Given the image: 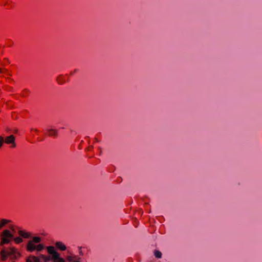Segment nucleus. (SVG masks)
Returning a JSON list of instances; mask_svg holds the SVG:
<instances>
[{
    "label": "nucleus",
    "mask_w": 262,
    "mask_h": 262,
    "mask_svg": "<svg viewBox=\"0 0 262 262\" xmlns=\"http://www.w3.org/2000/svg\"><path fill=\"white\" fill-rule=\"evenodd\" d=\"M41 241V238L38 236H35L29 241L27 245V250L29 252H32L35 250L40 251L44 249V245L39 244Z\"/></svg>",
    "instance_id": "nucleus-1"
},
{
    "label": "nucleus",
    "mask_w": 262,
    "mask_h": 262,
    "mask_svg": "<svg viewBox=\"0 0 262 262\" xmlns=\"http://www.w3.org/2000/svg\"><path fill=\"white\" fill-rule=\"evenodd\" d=\"M1 246L9 244L13 238V234L12 232L8 230L5 229L3 230L0 235Z\"/></svg>",
    "instance_id": "nucleus-2"
},
{
    "label": "nucleus",
    "mask_w": 262,
    "mask_h": 262,
    "mask_svg": "<svg viewBox=\"0 0 262 262\" xmlns=\"http://www.w3.org/2000/svg\"><path fill=\"white\" fill-rule=\"evenodd\" d=\"M48 252L51 255V260L53 262H65V260L60 257V254L55 250L53 246H49L47 248Z\"/></svg>",
    "instance_id": "nucleus-3"
},
{
    "label": "nucleus",
    "mask_w": 262,
    "mask_h": 262,
    "mask_svg": "<svg viewBox=\"0 0 262 262\" xmlns=\"http://www.w3.org/2000/svg\"><path fill=\"white\" fill-rule=\"evenodd\" d=\"M10 256H12V259H17L20 257V253L15 248H9Z\"/></svg>",
    "instance_id": "nucleus-4"
},
{
    "label": "nucleus",
    "mask_w": 262,
    "mask_h": 262,
    "mask_svg": "<svg viewBox=\"0 0 262 262\" xmlns=\"http://www.w3.org/2000/svg\"><path fill=\"white\" fill-rule=\"evenodd\" d=\"M5 140V142L7 144H11L12 147H15L16 146V144L15 142V137L13 135H10L8 137H7Z\"/></svg>",
    "instance_id": "nucleus-5"
},
{
    "label": "nucleus",
    "mask_w": 262,
    "mask_h": 262,
    "mask_svg": "<svg viewBox=\"0 0 262 262\" xmlns=\"http://www.w3.org/2000/svg\"><path fill=\"white\" fill-rule=\"evenodd\" d=\"M11 221L10 220L4 219L0 220V230L7 225H9L10 227H11Z\"/></svg>",
    "instance_id": "nucleus-6"
},
{
    "label": "nucleus",
    "mask_w": 262,
    "mask_h": 262,
    "mask_svg": "<svg viewBox=\"0 0 262 262\" xmlns=\"http://www.w3.org/2000/svg\"><path fill=\"white\" fill-rule=\"evenodd\" d=\"M18 234L22 237L25 238H29L31 236V233L24 230H19Z\"/></svg>",
    "instance_id": "nucleus-7"
},
{
    "label": "nucleus",
    "mask_w": 262,
    "mask_h": 262,
    "mask_svg": "<svg viewBox=\"0 0 262 262\" xmlns=\"http://www.w3.org/2000/svg\"><path fill=\"white\" fill-rule=\"evenodd\" d=\"M1 257L2 260H6L9 256V248L8 250H2L1 252Z\"/></svg>",
    "instance_id": "nucleus-8"
},
{
    "label": "nucleus",
    "mask_w": 262,
    "mask_h": 262,
    "mask_svg": "<svg viewBox=\"0 0 262 262\" xmlns=\"http://www.w3.org/2000/svg\"><path fill=\"white\" fill-rule=\"evenodd\" d=\"M55 245L58 249L61 251H64L66 250V245L61 242H57L55 244Z\"/></svg>",
    "instance_id": "nucleus-9"
},
{
    "label": "nucleus",
    "mask_w": 262,
    "mask_h": 262,
    "mask_svg": "<svg viewBox=\"0 0 262 262\" xmlns=\"http://www.w3.org/2000/svg\"><path fill=\"white\" fill-rule=\"evenodd\" d=\"M26 262H40V259L39 257L31 256L27 259Z\"/></svg>",
    "instance_id": "nucleus-10"
},
{
    "label": "nucleus",
    "mask_w": 262,
    "mask_h": 262,
    "mask_svg": "<svg viewBox=\"0 0 262 262\" xmlns=\"http://www.w3.org/2000/svg\"><path fill=\"white\" fill-rule=\"evenodd\" d=\"M47 134L50 136H55L57 134V130L53 128L48 129L47 130Z\"/></svg>",
    "instance_id": "nucleus-11"
},
{
    "label": "nucleus",
    "mask_w": 262,
    "mask_h": 262,
    "mask_svg": "<svg viewBox=\"0 0 262 262\" xmlns=\"http://www.w3.org/2000/svg\"><path fill=\"white\" fill-rule=\"evenodd\" d=\"M39 258L40 261L41 260L43 262H48L50 260H51V258L45 255H40L39 256Z\"/></svg>",
    "instance_id": "nucleus-12"
},
{
    "label": "nucleus",
    "mask_w": 262,
    "mask_h": 262,
    "mask_svg": "<svg viewBox=\"0 0 262 262\" xmlns=\"http://www.w3.org/2000/svg\"><path fill=\"white\" fill-rule=\"evenodd\" d=\"M12 240L15 243H16L17 244H20V243H22L23 241L22 238L20 237H13V238Z\"/></svg>",
    "instance_id": "nucleus-13"
},
{
    "label": "nucleus",
    "mask_w": 262,
    "mask_h": 262,
    "mask_svg": "<svg viewBox=\"0 0 262 262\" xmlns=\"http://www.w3.org/2000/svg\"><path fill=\"white\" fill-rule=\"evenodd\" d=\"M68 260L71 262H79V261L76 260V258L74 256H69L67 257Z\"/></svg>",
    "instance_id": "nucleus-14"
},
{
    "label": "nucleus",
    "mask_w": 262,
    "mask_h": 262,
    "mask_svg": "<svg viewBox=\"0 0 262 262\" xmlns=\"http://www.w3.org/2000/svg\"><path fill=\"white\" fill-rule=\"evenodd\" d=\"M155 256L158 258H160L162 256V253L160 251L156 250L155 252Z\"/></svg>",
    "instance_id": "nucleus-15"
},
{
    "label": "nucleus",
    "mask_w": 262,
    "mask_h": 262,
    "mask_svg": "<svg viewBox=\"0 0 262 262\" xmlns=\"http://www.w3.org/2000/svg\"><path fill=\"white\" fill-rule=\"evenodd\" d=\"M4 142H5L4 137H3L2 136H0V148L2 147Z\"/></svg>",
    "instance_id": "nucleus-16"
}]
</instances>
